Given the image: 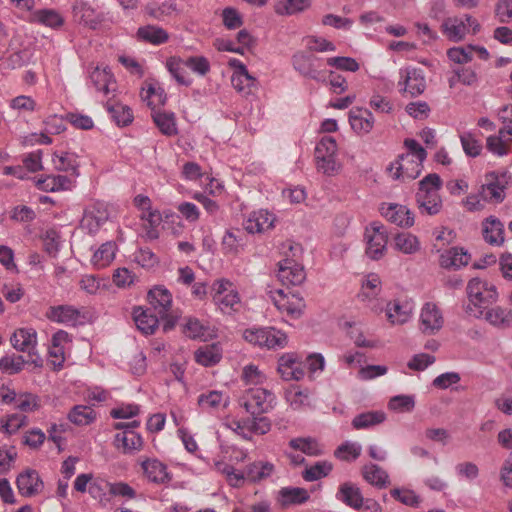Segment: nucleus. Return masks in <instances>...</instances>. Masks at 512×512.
<instances>
[{"instance_id": "603ef678", "label": "nucleus", "mask_w": 512, "mask_h": 512, "mask_svg": "<svg viewBox=\"0 0 512 512\" xmlns=\"http://www.w3.org/2000/svg\"><path fill=\"white\" fill-rule=\"evenodd\" d=\"M485 319L491 325L496 327H510L512 325V310L501 306H495L485 313Z\"/></svg>"}, {"instance_id": "8fccbe9b", "label": "nucleus", "mask_w": 512, "mask_h": 512, "mask_svg": "<svg viewBox=\"0 0 512 512\" xmlns=\"http://www.w3.org/2000/svg\"><path fill=\"white\" fill-rule=\"evenodd\" d=\"M274 472V465L270 462L256 461L246 467V477L250 482H260L269 478Z\"/></svg>"}, {"instance_id": "f03ea898", "label": "nucleus", "mask_w": 512, "mask_h": 512, "mask_svg": "<svg viewBox=\"0 0 512 512\" xmlns=\"http://www.w3.org/2000/svg\"><path fill=\"white\" fill-rule=\"evenodd\" d=\"M468 304L466 311L470 315L479 318L484 314V310L498 299L496 286L485 279L472 278L466 286Z\"/></svg>"}, {"instance_id": "e433bc0d", "label": "nucleus", "mask_w": 512, "mask_h": 512, "mask_svg": "<svg viewBox=\"0 0 512 512\" xmlns=\"http://www.w3.org/2000/svg\"><path fill=\"white\" fill-rule=\"evenodd\" d=\"M470 260V255L462 248L453 247L444 251L440 255V265L447 269H459L466 266Z\"/></svg>"}, {"instance_id": "f8f14e48", "label": "nucleus", "mask_w": 512, "mask_h": 512, "mask_svg": "<svg viewBox=\"0 0 512 512\" xmlns=\"http://www.w3.org/2000/svg\"><path fill=\"white\" fill-rule=\"evenodd\" d=\"M366 254L372 260L381 259L388 243V232L384 225L371 223L365 230Z\"/></svg>"}, {"instance_id": "864d4df0", "label": "nucleus", "mask_w": 512, "mask_h": 512, "mask_svg": "<svg viewBox=\"0 0 512 512\" xmlns=\"http://www.w3.org/2000/svg\"><path fill=\"white\" fill-rule=\"evenodd\" d=\"M462 149L468 157H478L482 150L483 145L477 134L473 131H465L459 134Z\"/></svg>"}, {"instance_id": "f257e3e1", "label": "nucleus", "mask_w": 512, "mask_h": 512, "mask_svg": "<svg viewBox=\"0 0 512 512\" xmlns=\"http://www.w3.org/2000/svg\"><path fill=\"white\" fill-rule=\"evenodd\" d=\"M406 153L399 155L387 167V173L393 180L401 182L416 179L423 168V161L427 153L425 149L413 139L405 140Z\"/></svg>"}, {"instance_id": "13d9d810", "label": "nucleus", "mask_w": 512, "mask_h": 512, "mask_svg": "<svg viewBox=\"0 0 512 512\" xmlns=\"http://www.w3.org/2000/svg\"><path fill=\"white\" fill-rule=\"evenodd\" d=\"M110 486L111 482L100 476H94L91 485L89 486L88 493L90 496L101 503H106L110 500Z\"/></svg>"}, {"instance_id": "2eb2a0df", "label": "nucleus", "mask_w": 512, "mask_h": 512, "mask_svg": "<svg viewBox=\"0 0 512 512\" xmlns=\"http://www.w3.org/2000/svg\"><path fill=\"white\" fill-rule=\"evenodd\" d=\"M11 343L16 350L28 353L30 361L33 364L40 365L41 358L35 352L37 345V333L34 329H17L11 337Z\"/></svg>"}, {"instance_id": "a878e982", "label": "nucleus", "mask_w": 512, "mask_h": 512, "mask_svg": "<svg viewBox=\"0 0 512 512\" xmlns=\"http://www.w3.org/2000/svg\"><path fill=\"white\" fill-rule=\"evenodd\" d=\"M114 447L123 454H135L143 447V438L135 430L128 429L116 433Z\"/></svg>"}, {"instance_id": "412c9836", "label": "nucleus", "mask_w": 512, "mask_h": 512, "mask_svg": "<svg viewBox=\"0 0 512 512\" xmlns=\"http://www.w3.org/2000/svg\"><path fill=\"white\" fill-rule=\"evenodd\" d=\"M275 221L276 216L272 212L258 209L247 216L243 225L248 233H264L274 227Z\"/></svg>"}, {"instance_id": "bf43d9fd", "label": "nucleus", "mask_w": 512, "mask_h": 512, "mask_svg": "<svg viewBox=\"0 0 512 512\" xmlns=\"http://www.w3.org/2000/svg\"><path fill=\"white\" fill-rule=\"evenodd\" d=\"M386 419V414L383 411H369L357 415L352 425L355 429H366L372 426L381 424Z\"/></svg>"}, {"instance_id": "5fc2aeb1", "label": "nucleus", "mask_w": 512, "mask_h": 512, "mask_svg": "<svg viewBox=\"0 0 512 512\" xmlns=\"http://www.w3.org/2000/svg\"><path fill=\"white\" fill-rule=\"evenodd\" d=\"M393 247L401 253L413 254L419 250L420 243L415 235L408 232H401L394 237Z\"/></svg>"}, {"instance_id": "7ed1b4c3", "label": "nucleus", "mask_w": 512, "mask_h": 512, "mask_svg": "<svg viewBox=\"0 0 512 512\" xmlns=\"http://www.w3.org/2000/svg\"><path fill=\"white\" fill-rule=\"evenodd\" d=\"M210 296L216 310L224 315H232L242 308V298L237 286L227 278H218L210 286Z\"/></svg>"}, {"instance_id": "cd10ccee", "label": "nucleus", "mask_w": 512, "mask_h": 512, "mask_svg": "<svg viewBox=\"0 0 512 512\" xmlns=\"http://www.w3.org/2000/svg\"><path fill=\"white\" fill-rule=\"evenodd\" d=\"M69 334L66 331H57L51 339L49 358L54 368L59 369L65 361L66 349L69 346Z\"/></svg>"}, {"instance_id": "4468645a", "label": "nucleus", "mask_w": 512, "mask_h": 512, "mask_svg": "<svg viewBox=\"0 0 512 512\" xmlns=\"http://www.w3.org/2000/svg\"><path fill=\"white\" fill-rule=\"evenodd\" d=\"M46 317L66 326H77L86 322L84 311L72 305L51 306L46 311Z\"/></svg>"}, {"instance_id": "dca6fc26", "label": "nucleus", "mask_w": 512, "mask_h": 512, "mask_svg": "<svg viewBox=\"0 0 512 512\" xmlns=\"http://www.w3.org/2000/svg\"><path fill=\"white\" fill-rule=\"evenodd\" d=\"M444 324L440 308L433 302L425 303L420 311L419 329L426 335L436 334Z\"/></svg>"}, {"instance_id": "72a5a7b5", "label": "nucleus", "mask_w": 512, "mask_h": 512, "mask_svg": "<svg viewBox=\"0 0 512 512\" xmlns=\"http://www.w3.org/2000/svg\"><path fill=\"white\" fill-rule=\"evenodd\" d=\"M336 497L339 501L356 510H360L364 500L360 488L351 482L341 484Z\"/></svg>"}, {"instance_id": "ea45409f", "label": "nucleus", "mask_w": 512, "mask_h": 512, "mask_svg": "<svg viewBox=\"0 0 512 512\" xmlns=\"http://www.w3.org/2000/svg\"><path fill=\"white\" fill-rule=\"evenodd\" d=\"M285 400L293 410L310 407L312 403L310 391L298 386H292L285 391Z\"/></svg>"}, {"instance_id": "79ce46f5", "label": "nucleus", "mask_w": 512, "mask_h": 512, "mask_svg": "<svg viewBox=\"0 0 512 512\" xmlns=\"http://www.w3.org/2000/svg\"><path fill=\"white\" fill-rule=\"evenodd\" d=\"M363 478L371 485L382 489L389 485L388 473L376 464H366L362 468Z\"/></svg>"}, {"instance_id": "052dcab7", "label": "nucleus", "mask_w": 512, "mask_h": 512, "mask_svg": "<svg viewBox=\"0 0 512 512\" xmlns=\"http://www.w3.org/2000/svg\"><path fill=\"white\" fill-rule=\"evenodd\" d=\"M153 120L162 134L175 136L178 133L173 113L156 112L153 114Z\"/></svg>"}, {"instance_id": "c9c22d12", "label": "nucleus", "mask_w": 512, "mask_h": 512, "mask_svg": "<svg viewBox=\"0 0 512 512\" xmlns=\"http://www.w3.org/2000/svg\"><path fill=\"white\" fill-rule=\"evenodd\" d=\"M143 472L149 481L163 484L170 481V475L165 464L157 459H147L141 464Z\"/></svg>"}, {"instance_id": "0e129e2a", "label": "nucleus", "mask_w": 512, "mask_h": 512, "mask_svg": "<svg viewBox=\"0 0 512 512\" xmlns=\"http://www.w3.org/2000/svg\"><path fill=\"white\" fill-rule=\"evenodd\" d=\"M241 378L245 385L258 387L266 381V375L258 366L249 364L243 367Z\"/></svg>"}, {"instance_id": "680f3d73", "label": "nucleus", "mask_w": 512, "mask_h": 512, "mask_svg": "<svg viewBox=\"0 0 512 512\" xmlns=\"http://www.w3.org/2000/svg\"><path fill=\"white\" fill-rule=\"evenodd\" d=\"M35 20L47 27L56 29L64 24L63 16L53 9H42L35 13Z\"/></svg>"}, {"instance_id": "4d7b16f0", "label": "nucleus", "mask_w": 512, "mask_h": 512, "mask_svg": "<svg viewBox=\"0 0 512 512\" xmlns=\"http://www.w3.org/2000/svg\"><path fill=\"white\" fill-rule=\"evenodd\" d=\"M311 5V0H277L274 9L278 15H294L305 11Z\"/></svg>"}, {"instance_id": "37998d69", "label": "nucleus", "mask_w": 512, "mask_h": 512, "mask_svg": "<svg viewBox=\"0 0 512 512\" xmlns=\"http://www.w3.org/2000/svg\"><path fill=\"white\" fill-rule=\"evenodd\" d=\"M309 498V493L304 488L285 487L279 491L278 502L282 507L302 504Z\"/></svg>"}, {"instance_id": "9b49d317", "label": "nucleus", "mask_w": 512, "mask_h": 512, "mask_svg": "<svg viewBox=\"0 0 512 512\" xmlns=\"http://www.w3.org/2000/svg\"><path fill=\"white\" fill-rule=\"evenodd\" d=\"M133 203L140 211V218L146 224V237L149 240L158 238V226L162 222V215L158 209L152 207L150 198L143 194H138L134 197Z\"/></svg>"}, {"instance_id": "58836bf2", "label": "nucleus", "mask_w": 512, "mask_h": 512, "mask_svg": "<svg viewBox=\"0 0 512 512\" xmlns=\"http://www.w3.org/2000/svg\"><path fill=\"white\" fill-rule=\"evenodd\" d=\"M214 470H216L218 473L222 474L227 483L234 488L242 487L247 479L246 472L243 473L241 471L236 470L233 466L230 464L221 461L216 460L214 461Z\"/></svg>"}, {"instance_id": "6e6552de", "label": "nucleus", "mask_w": 512, "mask_h": 512, "mask_svg": "<svg viewBox=\"0 0 512 512\" xmlns=\"http://www.w3.org/2000/svg\"><path fill=\"white\" fill-rule=\"evenodd\" d=\"M381 292L382 282L380 277L375 273H370L363 278L357 297L371 312L380 314L383 312L384 304V301L380 298Z\"/></svg>"}, {"instance_id": "a211bd4d", "label": "nucleus", "mask_w": 512, "mask_h": 512, "mask_svg": "<svg viewBox=\"0 0 512 512\" xmlns=\"http://www.w3.org/2000/svg\"><path fill=\"white\" fill-rule=\"evenodd\" d=\"M108 219V206L103 202H95L85 209L81 226L89 233L94 234Z\"/></svg>"}, {"instance_id": "6e6d98bb", "label": "nucleus", "mask_w": 512, "mask_h": 512, "mask_svg": "<svg viewBox=\"0 0 512 512\" xmlns=\"http://www.w3.org/2000/svg\"><path fill=\"white\" fill-rule=\"evenodd\" d=\"M185 61L179 57H170L166 61V68L172 77L181 85L189 86L192 79L185 70Z\"/></svg>"}, {"instance_id": "ddd939ff", "label": "nucleus", "mask_w": 512, "mask_h": 512, "mask_svg": "<svg viewBox=\"0 0 512 512\" xmlns=\"http://www.w3.org/2000/svg\"><path fill=\"white\" fill-rule=\"evenodd\" d=\"M271 298L278 311L290 319H298L305 308L302 297L282 289L272 292Z\"/></svg>"}, {"instance_id": "3c124183", "label": "nucleus", "mask_w": 512, "mask_h": 512, "mask_svg": "<svg viewBox=\"0 0 512 512\" xmlns=\"http://www.w3.org/2000/svg\"><path fill=\"white\" fill-rule=\"evenodd\" d=\"M417 203L420 211L428 215L438 214L442 208L439 193H417Z\"/></svg>"}, {"instance_id": "4c0bfd02", "label": "nucleus", "mask_w": 512, "mask_h": 512, "mask_svg": "<svg viewBox=\"0 0 512 512\" xmlns=\"http://www.w3.org/2000/svg\"><path fill=\"white\" fill-rule=\"evenodd\" d=\"M36 185L40 190L45 192H57L62 190H70L73 186L72 180L64 175H47L39 178Z\"/></svg>"}, {"instance_id": "338daca9", "label": "nucleus", "mask_w": 512, "mask_h": 512, "mask_svg": "<svg viewBox=\"0 0 512 512\" xmlns=\"http://www.w3.org/2000/svg\"><path fill=\"white\" fill-rule=\"evenodd\" d=\"M106 107L118 125L126 126L132 122L133 114L128 106L116 103L113 105L107 104Z\"/></svg>"}, {"instance_id": "20e7f679", "label": "nucleus", "mask_w": 512, "mask_h": 512, "mask_svg": "<svg viewBox=\"0 0 512 512\" xmlns=\"http://www.w3.org/2000/svg\"><path fill=\"white\" fill-rule=\"evenodd\" d=\"M315 166L325 176H335L342 170L338 158V145L332 136H323L316 144L314 152Z\"/></svg>"}, {"instance_id": "4be33fe9", "label": "nucleus", "mask_w": 512, "mask_h": 512, "mask_svg": "<svg viewBox=\"0 0 512 512\" xmlns=\"http://www.w3.org/2000/svg\"><path fill=\"white\" fill-rule=\"evenodd\" d=\"M277 277L284 285H300L306 279V273L302 265L292 259H284L279 262Z\"/></svg>"}, {"instance_id": "e2e57ef3", "label": "nucleus", "mask_w": 512, "mask_h": 512, "mask_svg": "<svg viewBox=\"0 0 512 512\" xmlns=\"http://www.w3.org/2000/svg\"><path fill=\"white\" fill-rule=\"evenodd\" d=\"M264 348L283 349L288 344L285 332L274 327H266Z\"/></svg>"}, {"instance_id": "7c9ffc66", "label": "nucleus", "mask_w": 512, "mask_h": 512, "mask_svg": "<svg viewBox=\"0 0 512 512\" xmlns=\"http://www.w3.org/2000/svg\"><path fill=\"white\" fill-rule=\"evenodd\" d=\"M183 332L191 339L207 341L216 336L214 328L194 317L185 318Z\"/></svg>"}, {"instance_id": "49530a36", "label": "nucleus", "mask_w": 512, "mask_h": 512, "mask_svg": "<svg viewBox=\"0 0 512 512\" xmlns=\"http://www.w3.org/2000/svg\"><path fill=\"white\" fill-rule=\"evenodd\" d=\"M68 420L76 426H86L93 423L97 413L89 406L75 405L67 415Z\"/></svg>"}, {"instance_id": "473e14b6", "label": "nucleus", "mask_w": 512, "mask_h": 512, "mask_svg": "<svg viewBox=\"0 0 512 512\" xmlns=\"http://www.w3.org/2000/svg\"><path fill=\"white\" fill-rule=\"evenodd\" d=\"M223 349L220 343L206 344L199 347L194 354L195 361L205 367L214 366L222 359Z\"/></svg>"}, {"instance_id": "39448f33", "label": "nucleus", "mask_w": 512, "mask_h": 512, "mask_svg": "<svg viewBox=\"0 0 512 512\" xmlns=\"http://www.w3.org/2000/svg\"><path fill=\"white\" fill-rule=\"evenodd\" d=\"M322 59L308 51H297L291 57L293 69L302 77L320 83L328 80L327 72L321 69Z\"/></svg>"}, {"instance_id": "aec40b11", "label": "nucleus", "mask_w": 512, "mask_h": 512, "mask_svg": "<svg viewBox=\"0 0 512 512\" xmlns=\"http://www.w3.org/2000/svg\"><path fill=\"white\" fill-rule=\"evenodd\" d=\"M230 65L235 68L231 77L232 86L239 93L245 96L250 95L257 86V79L248 72L241 61L234 59L230 62Z\"/></svg>"}, {"instance_id": "2f4dec72", "label": "nucleus", "mask_w": 512, "mask_h": 512, "mask_svg": "<svg viewBox=\"0 0 512 512\" xmlns=\"http://www.w3.org/2000/svg\"><path fill=\"white\" fill-rule=\"evenodd\" d=\"M485 241L491 245L501 246L504 243V225L495 216H489L482 222Z\"/></svg>"}, {"instance_id": "774afa93", "label": "nucleus", "mask_w": 512, "mask_h": 512, "mask_svg": "<svg viewBox=\"0 0 512 512\" xmlns=\"http://www.w3.org/2000/svg\"><path fill=\"white\" fill-rule=\"evenodd\" d=\"M141 98L148 106L155 108L156 106L163 105L165 102V95L160 87H155L149 84L141 91Z\"/></svg>"}, {"instance_id": "69168bd1", "label": "nucleus", "mask_w": 512, "mask_h": 512, "mask_svg": "<svg viewBox=\"0 0 512 512\" xmlns=\"http://www.w3.org/2000/svg\"><path fill=\"white\" fill-rule=\"evenodd\" d=\"M305 45L307 51L311 52L312 54L313 52L324 53L334 52L336 50V45L333 42L327 40L324 37L315 35L307 36L305 38Z\"/></svg>"}, {"instance_id": "f704fd0d", "label": "nucleus", "mask_w": 512, "mask_h": 512, "mask_svg": "<svg viewBox=\"0 0 512 512\" xmlns=\"http://www.w3.org/2000/svg\"><path fill=\"white\" fill-rule=\"evenodd\" d=\"M159 316L152 314L148 309L143 307H135L133 309V319L137 328L143 334H153L158 327Z\"/></svg>"}, {"instance_id": "a18cd8bd", "label": "nucleus", "mask_w": 512, "mask_h": 512, "mask_svg": "<svg viewBox=\"0 0 512 512\" xmlns=\"http://www.w3.org/2000/svg\"><path fill=\"white\" fill-rule=\"evenodd\" d=\"M117 246L114 242L109 241L102 244L93 254L91 258L92 265L97 269H102L111 264L115 258Z\"/></svg>"}, {"instance_id": "9d476101", "label": "nucleus", "mask_w": 512, "mask_h": 512, "mask_svg": "<svg viewBox=\"0 0 512 512\" xmlns=\"http://www.w3.org/2000/svg\"><path fill=\"white\" fill-rule=\"evenodd\" d=\"M275 404V395L262 387H251L242 396V405L251 415L270 411Z\"/></svg>"}, {"instance_id": "6ab92c4d", "label": "nucleus", "mask_w": 512, "mask_h": 512, "mask_svg": "<svg viewBox=\"0 0 512 512\" xmlns=\"http://www.w3.org/2000/svg\"><path fill=\"white\" fill-rule=\"evenodd\" d=\"M387 321L393 325H403L407 323L413 314V306L408 301L394 299L383 306Z\"/></svg>"}, {"instance_id": "de8ad7c7", "label": "nucleus", "mask_w": 512, "mask_h": 512, "mask_svg": "<svg viewBox=\"0 0 512 512\" xmlns=\"http://www.w3.org/2000/svg\"><path fill=\"white\" fill-rule=\"evenodd\" d=\"M245 245V235L240 229H229L222 238V249L227 254L238 253Z\"/></svg>"}, {"instance_id": "1a4fd4ad", "label": "nucleus", "mask_w": 512, "mask_h": 512, "mask_svg": "<svg viewBox=\"0 0 512 512\" xmlns=\"http://www.w3.org/2000/svg\"><path fill=\"white\" fill-rule=\"evenodd\" d=\"M480 25L470 15L448 17L441 24L443 35L450 41L459 42L469 33L476 34Z\"/></svg>"}, {"instance_id": "c03bdc74", "label": "nucleus", "mask_w": 512, "mask_h": 512, "mask_svg": "<svg viewBox=\"0 0 512 512\" xmlns=\"http://www.w3.org/2000/svg\"><path fill=\"white\" fill-rule=\"evenodd\" d=\"M90 80L95 89L104 95H108L110 91L114 90L113 75L106 68H94L90 74Z\"/></svg>"}, {"instance_id": "c756f323", "label": "nucleus", "mask_w": 512, "mask_h": 512, "mask_svg": "<svg viewBox=\"0 0 512 512\" xmlns=\"http://www.w3.org/2000/svg\"><path fill=\"white\" fill-rule=\"evenodd\" d=\"M349 122L357 134L365 135L373 129L375 119L369 110L354 108L349 113Z\"/></svg>"}, {"instance_id": "423d86ee", "label": "nucleus", "mask_w": 512, "mask_h": 512, "mask_svg": "<svg viewBox=\"0 0 512 512\" xmlns=\"http://www.w3.org/2000/svg\"><path fill=\"white\" fill-rule=\"evenodd\" d=\"M510 179L511 177L507 171H491L486 173L484 183L480 187L485 201L494 204L503 202Z\"/></svg>"}, {"instance_id": "5701e85b", "label": "nucleus", "mask_w": 512, "mask_h": 512, "mask_svg": "<svg viewBox=\"0 0 512 512\" xmlns=\"http://www.w3.org/2000/svg\"><path fill=\"white\" fill-rule=\"evenodd\" d=\"M380 212L389 222L401 227H410L414 224L412 212L404 205L383 203Z\"/></svg>"}, {"instance_id": "393cba45", "label": "nucleus", "mask_w": 512, "mask_h": 512, "mask_svg": "<svg viewBox=\"0 0 512 512\" xmlns=\"http://www.w3.org/2000/svg\"><path fill=\"white\" fill-rule=\"evenodd\" d=\"M73 19L75 22L96 29L102 21V16L83 0H76L72 7Z\"/></svg>"}, {"instance_id": "09e8293b", "label": "nucleus", "mask_w": 512, "mask_h": 512, "mask_svg": "<svg viewBox=\"0 0 512 512\" xmlns=\"http://www.w3.org/2000/svg\"><path fill=\"white\" fill-rule=\"evenodd\" d=\"M478 82L477 73L470 67H456L448 78L450 88H455L461 83L466 86H473Z\"/></svg>"}, {"instance_id": "0eeeda50", "label": "nucleus", "mask_w": 512, "mask_h": 512, "mask_svg": "<svg viewBox=\"0 0 512 512\" xmlns=\"http://www.w3.org/2000/svg\"><path fill=\"white\" fill-rule=\"evenodd\" d=\"M426 86V78L422 69L413 66L399 69L397 87L400 94L417 97L424 93Z\"/></svg>"}, {"instance_id": "a19ab883", "label": "nucleus", "mask_w": 512, "mask_h": 512, "mask_svg": "<svg viewBox=\"0 0 512 512\" xmlns=\"http://www.w3.org/2000/svg\"><path fill=\"white\" fill-rule=\"evenodd\" d=\"M137 38L153 45H161L169 40V34L159 26L146 25L138 28Z\"/></svg>"}, {"instance_id": "f3484780", "label": "nucleus", "mask_w": 512, "mask_h": 512, "mask_svg": "<svg viewBox=\"0 0 512 512\" xmlns=\"http://www.w3.org/2000/svg\"><path fill=\"white\" fill-rule=\"evenodd\" d=\"M230 401V396L226 391L207 390L198 395L197 406L202 412L215 414L226 409Z\"/></svg>"}, {"instance_id": "b1692460", "label": "nucleus", "mask_w": 512, "mask_h": 512, "mask_svg": "<svg viewBox=\"0 0 512 512\" xmlns=\"http://www.w3.org/2000/svg\"><path fill=\"white\" fill-rule=\"evenodd\" d=\"M148 302L159 317L164 318L168 315L172 307V294L164 286H155L149 290Z\"/></svg>"}, {"instance_id": "c85d7f7f", "label": "nucleus", "mask_w": 512, "mask_h": 512, "mask_svg": "<svg viewBox=\"0 0 512 512\" xmlns=\"http://www.w3.org/2000/svg\"><path fill=\"white\" fill-rule=\"evenodd\" d=\"M19 493L25 497H31L40 493L43 489V482L37 471L27 469L20 473L16 479Z\"/></svg>"}, {"instance_id": "bb28decb", "label": "nucleus", "mask_w": 512, "mask_h": 512, "mask_svg": "<svg viewBox=\"0 0 512 512\" xmlns=\"http://www.w3.org/2000/svg\"><path fill=\"white\" fill-rule=\"evenodd\" d=\"M19 40L12 39L9 48L0 56L7 68L16 69L24 66L31 58V51L18 47Z\"/></svg>"}]
</instances>
